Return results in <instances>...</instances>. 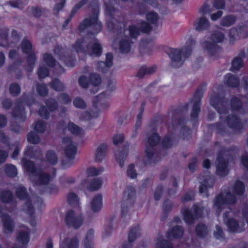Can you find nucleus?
I'll return each instance as SVG.
<instances>
[{"instance_id": "obj_49", "label": "nucleus", "mask_w": 248, "mask_h": 248, "mask_svg": "<svg viewBox=\"0 0 248 248\" xmlns=\"http://www.w3.org/2000/svg\"><path fill=\"white\" fill-rule=\"evenodd\" d=\"M5 171L6 175L10 177H14L16 176L17 171L16 167L11 164H7L5 166Z\"/></svg>"}, {"instance_id": "obj_2", "label": "nucleus", "mask_w": 248, "mask_h": 248, "mask_svg": "<svg viewBox=\"0 0 248 248\" xmlns=\"http://www.w3.org/2000/svg\"><path fill=\"white\" fill-rule=\"evenodd\" d=\"M210 40L213 42L205 41L202 46L204 50L211 57H217L221 50V47L216 44L222 43L225 39V31L222 29L213 31L210 35Z\"/></svg>"}, {"instance_id": "obj_56", "label": "nucleus", "mask_w": 248, "mask_h": 248, "mask_svg": "<svg viewBox=\"0 0 248 248\" xmlns=\"http://www.w3.org/2000/svg\"><path fill=\"white\" fill-rule=\"evenodd\" d=\"M46 105L50 111H55L58 107L57 101L52 98L46 100Z\"/></svg>"}, {"instance_id": "obj_30", "label": "nucleus", "mask_w": 248, "mask_h": 248, "mask_svg": "<svg viewBox=\"0 0 248 248\" xmlns=\"http://www.w3.org/2000/svg\"><path fill=\"white\" fill-rule=\"evenodd\" d=\"M30 229L26 227H23V229L19 232L17 238L18 241L22 245H26L29 241Z\"/></svg>"}, {"instance_id": "obj_28", "label": "nucleus", "mask_w": 248, "mask_h": 248, "mask_svg": "<svg viewBox=\"0 0 248 248\" xmlns=\"http://www.w3.org/2000/svg\"><path fill=\"white\" fill-rule=\"evenodd\" d=\"M78 240L75 236L72 239L66 237L60 244V248H78Z\"/></svg>"}, {"instance_id": "obj_19", "label": "nucleus", "mask_w": 248, "mask_h": 248, "mask_svg": "<svg viewBox=\"0 0 248 248\" xmlns=\"http://www.w3.org/2000/svg\"><path fill=\"white\" fill-rule=\"evenodd\" d=\"M62 145L64 147V153L66 156H74L77 153L76 146L69 137L62 139Z\"/></svg>"}, {"instance_id": "obj_8", "label": "nucleus", "mask_w": 248, "mask_h": 248, "mask_svg": "<svg viewBox=\"0 0 248 248\" xmlns=\"http://www.w3.org/2000/svg\"><path fill=\"white\" fill-rule=\"evenodd\" d=\"M106 10L109 14V17L107 22L108 29L116 34H121L123 32L124 24L123 22H119L117 19L113 17L112 13L116 11V8L112 5H107Z\"/></svg>"}, {"instance_id": "obj_15", "label": "nucleus", "mask_w": 248, "mask_h": 248, "mask_svg": "<svg viewBox=\"0 0 248 248\" xmlns=\"http://www.w3.org/2000/svg\"><path fill=\"white\" fill-rule=\"evenodd\" d=\"M227 125L235 133H240L244 129L242 120L235 114L228 115L225 120Z\"/></svg>"}, {"instance_id": "obj_12", "label": "nucleus", "mask_w": 248, "mask_h": 248, "mask_svg": "<svg viewBox=\"0 0 248 248\" xmlns=\"http://www.w3.org/2000/svg\"><path fill=\"white\" fill-rule=\"evenodd\" d=\"M136 191L131 186H127L124 192L123 200L122 204V213L123 215L127 213L128 208L132 206L135 202Z\"/></svg>"}, {"instance_id": "obj_16", "label": "nucleus", "mask_w": 248, "mask_h": 248, "mask_svg": "<svg viewBox=\"0 0 248 248\" xmlns=\"http://www.w3.org/2000/svg\"><path fill=\"white\" fill-rule=\"evenodd\" d=\"M203 93L204 92L202 89H198L191 100V102H193L192 112L190 115L191 118L193 120L197 119L200 112L201 100L203 95Z\"/></svg>"}, {"instance_id": "obj_64", "label": "nucleus", "mask_w": 248, "mask_h": 248, "mask_svg": "<svg viewBox=\"0 0 248 248\" xmlns=\"http://www.w3.org/2000/svg\"><path fill=\"white\" fill-rule=\"evenodd\" d=\"M149 43L147 39L142 40L140 44V50L142 53H148L149 49Z\"/></svg>"}, {"instance_id": "obj_57", "label": "nucleus", "mask_w": 248, "mask_h": 248, "mask_svg": "<svg viewBox=\"0 0 248 248\" xmlns=\"http://www.w3.org/2000/svg\"><path fill=\"white\" fill-rule=\"evenodd\" d=\"M74 106L78 108L85 109L87 107L86 103L80 97H76L73 100Z\"/></svg>"}, {"instance_id": "obj_32", "label": "nucleus", "mask_w": 248, "mask_h": 248, "mask_svg": "<svg viewBox=\"0 0 248 248\" xmlns=\"http://www.w3.org/2000/svg\"><path fill=\"white\" fill-rule=\"evenodd\" d=\"M102 197L100 194H96L93 199L91 202V208L93 212H98L102 206Z\"/></svg>"}, {"instance_id": "obj_42", "label": "nucleus", "mask_w": 248, "mask_h": 248, "mask_svg": "<svg viewBox=\"0 0 248 248\" xmlns=\"http://www.w3.org/2000/svg\"><path fill=\"white\" fill-rule=\"evenodd\" d=\"M208 126L210 129L221 134H223L226 131L225 126L220 122L210 124Z\"/></svg>"}, {"instance_id": "obj_10", "label": "nucleus", "mask_w": 248, "mask_h": 248, "mask_svg": "<svg viewBox=\"0 0 248 248\" xmlns=\"http://www.w3.org/2000/svg\"><path fill=\"white\" fill-rule=\"evenodd\" d=\"M192 208L194 216L189 210V208L187 207H184L181 210V213L183 214L185 222L189 225L194 223L195 218L201 217L202 216L203 211L204 210V207L201 205L195 204L193 206Z\"/></svg>"}, {"instance_id": "obj_14", "label": "nucleus", "mask_w": 248, "mask_h": 248, "mask_svg": "<svg viewBox=\"0 0 248 248\" xmlns=\"http://www.w3.org/2000/svg\"><path fill=\"white\" fill-rule=\"evenodd\" d=\"M16 196L21 200H25V202L22 206V210L26 213L29 214L31 217L34 212V208L31 203V202L28 197V194L23 187H19L16 189Z\"/></svg>"}, {"instance_id": "obj_45", "label": "nucleus", "mask_w": 248, "mask_h": 248, "mask_svg": "<svg viewBox=\"0 0 248 248\" xmlns=\"http://www.w3.org/2000/svg\"><path fill=\"white\" fill-rule=\"evenodd\" d=\"M227 83L230 87H236L239 85V79L235 75L228 74L226 76Z\"/></svg>"}, {"instance_id": "obj_29", "label": "nucleus", "mask_w": 248, "mask_h": 248, "mask_svg": "<svg viewBox=\"0 0 248 248\" xmlns=\"http://www.w3.org/2000/svg\"><path fill=\"white\" fill-rule=\"evenodd\" d=\"M133 42L129 38L122 39L119 42V50L121 53L127 54L129 53L131 49V44Z\"/></svg>"}, {"instance_id": "obj_21", "label": "nucleus", "mask_w": 248, "mask_h": 248, "mask_svg": "<svg viewBox=\"0 0 248 248\" xmlns=\"http://www.w3.org/2000/svg\"><path fill=\"white\" fill-rule=\"evenodd\" d=\"M1 220L3 223V231L6 234H8L13 232L15 224L10 216L7 214H2Z\"/></svg>"}, {"instance_id": "obj_3", "label": "nucleus", "mask_w": 248, "mask_h": 248, "mask_svg": "<svg viewBox=\"0 0 248 248\" xmlns=\"http://www.w3.org/2000/svg\"><path fill=\"white\" fill-rule=\"evenodd\" d=\"M195 44V41L193 39H190L189 46L181 49L172 48L170 49L169 55L171 60V66L174 68L180 67L183 64L185 60L191 54V46Z\"/></svg>"}, {"instance_id": "obj_40", "label": "nucleus", "mask_w": 248, "mask_h": 248, "mask_svg": "<svg viewBox=\"0 0 248 248\" xmlns=\"http://www.w3.org/2000/svg\"><path fill=\"white\" fill-rule=\"evenodd\" d=\"M50 86L57 92H62L66 89L64 84L58 78L54 79L50 83Z\"/></svg>"}, {"instance_id": "obj_58", "label": "nucleus", "mask_w": 248, "mask_h": 248, "mask_svg": "<svg viewBox=\"0 0 248 248\" xmlns=\"http://www.w3.org/2000/svg\"><path fill=\"white\" fill-rule=\"evenodd\" d=\"M68 128L73 134L80 135L83 133L82 129L73 123H69Z\"/></svg>"}, {"instance_id": "obj_61", "label": "nucleus", "mask_w": 248, "mask_h": 248, "mask_svg": "<svg viewBox=\"0 0 248 248\" xmlns=\"http://www.w3.org/2000/svg\"><path fill=\"white\" fill-rule=\"evenodd\" d=\"M104 170L103 168H96L95 167H91L87 170V176L88 177H93L99 175Z\"/></svg>"}, {"instance_id": "obj_51", "label": "nucleus", "mask_w": 248, "mask_h": 248, "mask_svg": "<svg viewBox=\"0 0 248 248\" xmlns=\"http://www.w3.org/2000/svg\"><path fill=\"white\" fill-rule=\"evenodd\" d=\"M27 140L30 143L37 144L40 142V139L35 132L31 131L27 135Z\"/></svg>"}, {"instance_id": "obj_18", "label": "nucleus", "mask_w": 248, "mask_h": 248, "mask_svg": "<svg viewBox=\"0 0 248 248\" xmlns=\"http://www.w3.org/2000/svg\"><path fill=\"white\" fill-rule=\"evenodd\" d=\"M34 176L36 177V178L33 180V185L35 187L46 185L50 180V175L41 169Z\"/></svg>"}, {"instance_id": "obj_55", "label": "nucleus", "mask_w": 248, "mask_h": 248, "mask_svg": "<svg viewBox=\"0 0 248 248\" xmlns=\"http://www.w3.org/2000/svg\"><path fill=\"white\" fill-rule=\"evenodd\" d=\"M46 123L42 120H38L35 124L34 129L39 133H43L46 129Z\"/></svg>"}, {"instance_id": "obj_50", "label": "nucleus", "mask_w": 248, "mask_h": 248, "mask_svg": "<svg viewBox=\"0 0 248 248\" xmlns=\"http://www.w3.org/2000/svg\"><path fill=\"white\" fill-rule=\"evenodd\" d=\"M67 201L70 205L73 207L78 205L79 199L78 196L73 192L69 193L67 195Z\"/></svg>"}, {"instance_id": "obj_6", "label": "nucleus", "mask_w": 248, "mask_h": 248, "mask_svg": "<svg viewBox=\"0 0 248 248\" xmlns=\"http://www.w3.org/2000/svg\"><path fill=\"white\" fill-rule=\"evenodd\" d=\"M98 8L94 9L93 14L85 18L80 23L78 27L79 31H83L85 29L90 28L92 34H95L100 32L102 30V25L98 19Z\"/></svg>"}, {"instance_id": "obj_60", "label": "nucleus", "mask_w": 248, "mask_h": 248, "mask_svg": "<svg viewBox=\"0 0 248 248\" xmlns=\"http://www.w3.org/2000/svg\"><path fill=\"white\" fill-rule=\"evenodd\" d=\"M101 78L96 73L91 74L90 76V81L94 86H98L101 83Z\"/></svg>"}, {"instance_id": "obj_24", "label": "nucleus", "mask_w": 248, "mask_h": 248, "mask_svg": "<svg viewBox=\"0 0 248 248\" xmlns=\"http://www.w3.org/2000/svg\"><path fill=\"white\" fill-rule=\"evenodd\" d=\"M128 147L129 145L125 144L122 149L115 153L116 159L121 167H123L124 165V160L128 154Z\"/></svg>"}, {"instance_id": "obj_54", "label": "nucleus", "mask_w": 248, "mask_h": 248, "mask_svg": "<svg viewBox=\"0 0 248 248\" xmlns=\"http://www.w3.org/2000/svg\"><path fill=\"white\" fill-rule=\"evenodd\" d=\"M155 248H173V247L170 241L158 239L155 245Z\"/></svg>"}, {"instance_id": "obj_53", "label": "nucleus", "mask_w": 248, "mask_h": 248, "mask_svg": "<svg viewBox=\"0 0 248 248\" xmlns=\"http://www.w3.org/2000/svg\"><path fill=\"white\" fill-rule=\"evenodd\" d=\"M35 154L37 156H39L40 155V151H34L32 146H28L24 152L25 156L30 157H36Z\"/></svg>"}, {"instance_id": "obj_7", "label": "nucleus", "mask_w": 248, "mask_h": 248, "mask_svg": "<svg viewBox=\"0 0 248 248\" xmlns=\"http://www.w3.org/2000/svg\"><path fill=\"white\" fill-rule=\"evenodd\" d=\"M236 202V198L231 192H227L225 195L221 193L214 199L213 207L219 216L226 205H234Z\"/></svg>"}, {"instance_id": "obj_31", "label": "nucleus", "mask_w": 248, "mask_h": 248, "mask_svg": "<svg viewBox=\"0 0 248 248\" xmlns=\"http://www.w3.org/2000/svg\"><path fill=\"white\" fill-rule=\"evenodd\" d=\"M156 70V67L155 66L148 67L146 66L143 65L138 71L137 76L139 78H142L146 75H150L154 73Z\"/></svg>"}, {"instance_id": "obj_13", "label": "nucleus", "mask_w": 248, "mask_h": 248, "mask_svg": "<svg viewBox=\"0 0 248 248\" xmlns=\"http://www.w3.org/2000/svg\"><path fill=\"white\" fill-rule=\"evenodd\" d=\"M64 220L68 227L78 229L82 225L84 218L81 214H77L73 210H70L65 214Z\"/></svg>"}, {"instance_id": "obj_27", "label": "nucleus", "mask_w": 248, "mask_h": 248, "mask_svg": "<svg viewBox=\"0 0 248 248\" xmlns=\"http://www.w3.org/2000/svg\"><path fill=\"white\" fill-rule=\"evenodd\" d=\"M108 146L105 143L100 144L96 149L95 153V161L101 162L106 155Z\"/></svg>"}, {"instance_id": "obj_34", "label": "nucleus", "mask_w": 248, "mask_h": 248, "mask_svg": "<svg viewBox=\"0 0 248 248\" xmlns=\"http://www.w3.org/2000/svg\"><path fill=\"white\" fill-rule=\"evenodd\" d=\"M27 54L28 56L26 58V61L27 63L26 70L28 72H31L35 66V62L36 61L37 58L35 51L32 52Z\"/></svg>"}, {"instance_id": "obj_37", "label": "nucleus", "mask_w": 248, "mask_h": 248, "mask_svg": "<svg viewBox=\"0 0 248 248\" xmlns=\"http://www.w3.org/2000/svg\"><path fill=\"white\" fill-rule=\"evenodd\" d=\"M236 20L235 16L230 15L223 17L220 21L221 26L228 27L234 24Z\"/></svg>"}, {"instance_id": "obj_47", "label": "nucleus", "mask_w": 248, "mask_h": 248, "mask_svg": "<svg viewBox=\"0 0 248 248\" xmlns=\"http://www.w3.org/2000/svg\"><path fill=\"white\" fill-rule=\"evenodd\" d=\"M243 65L244 62L242 59L239 57H236L232 62L231 70L232 72L238 71L243 67Z\"/></svg>"}, {"instance_id": "obj_5", "label": "nucleus", "mask_w": 248, "mask_h": 248, "mask_svg": "<svg viewBox=\"0 0 248 248\" xmlns=\"http://www.w3.org/2000/svg\"><path fill=\"white\" fill-rule=\"evenodd\" d=\"M232 150H237V149L234 147H231L230 149H222L218 153L215 162L216 173L220 177H224L229 173V156L231 155Z\"/></svg>"}, {"instance_id": "obj_52", "label": "nucleus", "mask_w": 248, "mask_h": 248, "mask_svg": "<svg viewBox=\"0 0 248 248\" xmlns=\"http://www.w3.org/2000/svg\"><path fill=\"white\" fill-rule=\"evenodd\" d=\"M10 94L13 96L18 95L21 92V88L20 85L17 83H12L9 87Z\"/></svg>"}, {"instance_id": "obj_11", "label": "nucleus", "mask_w": 248, "mask_h": 248, "mask_svg": "<svg viewBox=\"0 0 248 248\" xmlns=\"http://www.w3.org/2000/svg\"><path fill=\"white\" fill-rule=\"evenodd\" d=\"M210 104L219 114H227L229 112L228 100L224 97H220L217 93H212Z\"/></svg>"}, {"instance_id": "obj_43", "label": "nucleus", "mask_w": 248, "mask_h": 248, "mask_svg": "<svg viewBox=\"0 0 248 248\" xmlns=\"http://www.w3.org/2000/svg\"><path fill=\"white\" fill-rule=\"evenodd\" d=\"M233 190L234 193L237 195H243L245 190L244 184L239 180L236 181L234 184Z\"/></svg>"}, {"instance_id": "obj_26", "label": "nucleus", "mask_w": 248, "mask_h": 248, "mask_svg": "<svg viewBox=\"0 0 248 248\" xmlns=\"http://www.w3.org/2000/svg\"><path fill=\"white\" fill-rule=\"evenodd\" d=\"M194 27L197 31H202L208 30L210 27V23L208 20L204 16H202L198 18L194 24Z\"/></svg>"}, {"instance_id": "obj_48", "label": "nucleus", "mask_w": 248, "mask_h": 248, "mask_svg": "<svg viewBox=\"0 0 248 248\" xmlns=\"http://www.w3.org/2000/svg\"><path fill=\"white\" fill-rule=\"evenodd\" d=\"M102 181L99 178H94L90 184L88 189L92 191L99 189L102 186Z\"/></svg>"}, {"instance_id": "obj_22", "label": "nucleus", "mask_w": 248, "mask_h": 248, "mask_svg": "<svg viewBox=\"0 0 248 248\" xmlns=\"http://www.w3.org/2000/svg\"><path fill=\"white\" fill-rule=\"evenodd\" d=\"M113 55L110 53L106 54V62H99L97 64V69L98 71L105 73L113 64Z\"/></svg>"}, {"instance_id": "obj_59", "label": "nucleus", "mask_w": 248, "mask_h": 248, "mask_svg": "<svg viewBox=\"0 0 248 248\" xmlns=\"http://www.w3.org/2000/svg\"><path fill=\"white\" fill-rule=\"evenodd\" d=\"M231 106L233 110H239L242 108V101L238 97H233L231 100Z\"/></svg>"}, {"instance_id": "obj_44", "label": "nucleus", "mask_w": 248, "mask_h": 248, "mask_svg": "<svg viewBox=\"0 0 248 248\" xmlns=\"http://www.w3.org/2000/svg\"><path fill=\"white\" fill-rule=\"evenodd\" d=\"M0 199L4 203H10L13 201V194L9 190H3L0 193Z\"/></svg>"}, {"instance_id": "obj_25", "label": "nucleus", "mask_w": 248, "mask_h": 248, "mask_svg": "<svg viewBox=\"0 0 248 248\" xmlns=\"http://www.w3.org/2000/svg\"><path fill=\"white\" fill-rule=\"evenodd\" d=\"M54 53L57 55L60 59L63 61L66 65L69 67L74 66V62L73 60L65 57V50L61 46H58L54 49Z\"/></svg>"}, {"instance_id": "obj_62", "label": "nucleus", "mask_w": 248, "mask_h": 248, "mask_svg": "<svg viewBox=\"0 0 248 248\" xmlns=\"http://www.w3.org/2000/svg\"><path fill=\"white\" fill-rule=\"evenodd\" d=\"M164 192V186L159 185L156 187L154 192V198L155 201H159L162 197Z\"/></svg>"}, {"instance_id": "obj_20", "label": "nucleus", "mask_w": 248, "mask_h": 248, "mask_svg": "<svg viewBox=\"0 0 248 248\" xmlns=\"http://www.w3.org/2000/svg\"><path fill=\"white\" fill-rule=\"evenodd\" d=\"M203 178V182L199 187V191L201 193H204L206 197H208L207 188L213 187L215 179L214 176L211 175L204 176Z\"/></svg>"}, {"instance_id": "obj_17", "label": "nucleus", "mask_w": 248, "mask_h": 248, "mask_svg": "<svg viewBox=\"0 0 248 248\" xmlns=\"http://www.w3.org/2000/svg\"><path fill=\"white\" fill-rule=\"evenodd\" d=\"M12 117L24 122L26 119L24 108L20 99L17 100L12 112Z\"/></svg>"}, {"instance_id": "obj_46", "label": "nucleus", "mask_w": 248, "mask_h": 248, "mask_svg": "<svg viewBox=\"0 0 248 248\" xmlns=\"http://www.w3.org/2000/svg\"><path fill=\"white\" fill-rule=\"evenodd\" d=\"M58 101L64 105H68L71 104L72 99L69 95L66 93H62L58 94L57 96Z\"/></svg>"}, {"instance_id": "obj_38", "label": "nucleus", "mask_w": 248, "mask_h": 248, "mask_svg": "<svg viewBox=\"0 0 248 248\" xmlns=\"http://www.w3.org/2000/svg\"><path fill=\"white\" fill-rule=\"evenodd\" d=\"M225 223L230 232H241L242 230L240 228L237 221L234 218H230Z\"/></svg>"}, {"instance_id": "obj_9", "label": "nucleus", "mask_w": 248, "mask_h": 248, "mask_svg": "<svg viewBox=\"0 0 248 248\" xmlns=\"http://www.w3.org/2000/svg\"><path fill=\"white\" fill-rule=\"evenodd\" d=\"M184 108H178L171 112V124L173 128L177 125L182 127L181 131L186 136L191 133L190 130L185 126L186 119L184 115Z\"/></svg>"}, {"instance_id": "obj_33", "label": "nucleus", "mask_w": 248, "mask_h": 248, "mask_svg": "<svg viewBox=\"0 0 248 248\" xmlns=\"http://www.w3.org/2000/svg\"><path fill=\"white\" fill-rule=\"evenodd\" d=\"M22 162L23 164L24 167L29 173L34 176L40 170L37 169L35 166L34 163L31 161L26 159L25 158L22 159Z\"/></svg>"}, {"instance_id": "obj_39", "label": "nucleus", "mask_w": 248, "mask_h": 248, "mask_svg": "<svg viewBox=\"0 0 248 248\" xmlns=\"http://www.w3.org/2000/svg\"><path fill=\"white\" fill-rule=\"evenodd\" d=\"M46 161L52 165H56L58 161V157L53 150H49L46 154Z\"/></svg>"}, {"instance_id": "obj_4", "label": "nucleus", "mask_w": 248, "mask_h": 248, "mask_svg": "<svg viewBox=\"0 0 248 248\" xmlns=\"http://www.w3.org/2000/svg\"><path fill=\"white\" fill-rule=\"evenodd\" d=\"M160 141L159 135L154 133L148 138V143L145 150V164L155 163L160 159L157 153V148Z\"/></svg>"}, {"instance_id": "obj_36", "label": "nucleus", "mask_w": 248, "mask_h": 248, "mask_svg": "<svg viewBox=\"0 0 248 248\" xmlns=\"http://www.w3.org/2000/svg\"><path fill=\"white\" fill-rule=\"evenodd\" d=\"M195 232L199 237L202 238L207 235L209 230L206 225L202 223H199L196 227Z\"/></svg>"}, {"instance_id": "obj_35", "label": "nucleus", "mask_w": 248, "mask_h": 248, "mask_svg": "<svg viewBox=\"0 0 248 248\" xmlns=\"http://www.w3.org/2000/svg\"><path fill=\"white\" fill-rule=\"evenodd\" d=\"M184 231V229L181 226L177 225L174 227L171 231L168 232L166 236L169 239L171 237L177 238H180L183 235Z\"/></svg>"}, {"instance_id": "obj_1", "label": "nucleus", "mask_w": 248, "mask_h": 248, "mask_svg": "<svg viewBox=\"0 0 248 248\" xmlns=\"http://www.w3.org/2000/svg\"><path fill=\"white\" fill-rule=\"evenodd\" d=\"M73 49L77 53H82L90 55L100 56L102 52V46L98 41L94 37L80 38L72 46Z\"/></svg>"}, {"instance_id": "obj_23", "label": "nucleus", "mask_w": 248, "mask_h": 248, "mask_svg": "<svg viewBox=\"0 0 248 248\" xmlns=\"http://www.w3.org/2000/svg\"><path fill=\"white\" fill-rule=\"evenodd\" d=\"M140 228L136 226L133 228L128 233V241L124 243L122 245V248H131L132 245V243L134 242L136 238L139 236Z\"/></svg>"}, {"instance_id": "obj_41", "label": "nucleus", "mask_w": 248, "mask_h": 248, "mask_svg": "<svg viewBox=\"0 0 248 248\" xmlns=\"http://www.w3.org/2000/svg\"><path fill=\"white\" fill-rule=\"evenodd\" d=\"M20 46L22 51L25 54H28L32 52H34L32 48V46L31 42L26 38H24L22 40Z\"/></svg>"}, {"instance_id": "obj_63", "label": "nucleus", "mask_w": 248, "mask_h": 248, "mask_svg": "<svg viewBox=\"0 0 248 248\" xmlns=\"http://www.w3.org/2000/svg\"><path fill=\"white\" fill-rule=\"evenodd\" d=\"M146 19L151 24H155L157 23L159 17L156 13L151 12L147 14Z\"/></svg>"}]
</instances>
